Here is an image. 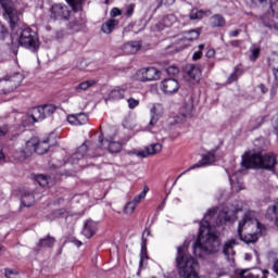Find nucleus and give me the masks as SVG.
I'll list each match as a JSON object with an SVG mask.
<instances>
[{"instance_id":"45","label":"nucleus","mask_w":278,"mask_h":278,"mask_svg":"<svg viewBox=\"0 0 278 278\" xmlns=\"http://www.w3.org/2000/svg\"><path fill=\"white\" fill-rule=\"evenodd\" d=\"M110 14L112 18H116V16H121L123 14V11L118 8H113Z\"/></svg>"},{"instance_id":"12","label":"nucleus","mask_w":278,"mask_h":278,"mask_svg":"<svg viewBox=\"0 0 278 278\" xmlns=\"http://www.w3.org/2000/svg\"><path fill=\"white\" fill-rule=\"evenodd\" d=\"M66 121L70 125H74L75 127H79L81 125H87L89 117L86 113H76L70 114L66 116Z\"/></svg>"},{"instance_id":"11","label":"nucleus","mask_w":278,"mask_h":278,"mask_svg":"<svg viewBox=\"0 0 278 278\" xmlns=\"http://www.w3.org/2000/svg\"><path fill=\"white\" fill-rule=\"evenodd\" d=\"M160 88L164 94H175L176 92H179V81L175 78H165L161 85Z\"/></svg>"},{"instance_id":"63","label":"nucleus","mask_w":278,"mask_h":278,"mask_svg":"<svg viewBox=\"0 0 278 278\" xmlns=\"http://www.w3.org/2000/svg\"><path fill=\"white\" fill-rule=\"evenodd\" d=\"M245 260H251V256H249V254H245Z\"/></svg>"},{"instance_id":"55","label":"nucleus","mask_w":278,"mask_h":278,"mask_svg":"<svg viewBox=\"0 0 278 278\" xmlns=\"http://www.w3.org/2000/svg\"><path fill=\"white\" fill-rule=\"evenodd\" d=\"M166 205V200H164L160 205L159 210H164V206Z\"/></svg>"},{"instance_id":"48","label":"nucleus","mask_w":278,"mask_h":278,"mask_svg":"<svg viewBox=\"0 0 278 278\" xmlns=\"http://www.w3.org/2000/svg\"><path fill=\"white\" fill-rule=\"evenodd\" d=\"M274 129L278 132V114L273 117Z\"/></svg>"},{"instance_id":"58","label":"nucleus","mask_w":278,"mask_h":278,"mask_svg":"<svg viewBox=\"0 0 278 278\" xmlns=\"http://www.w3.org/2000/svg\"><path fill=\"white\" fill-rule=\"evenodd\" d=\"M261 88H262V92H264V93L268 92V89H266V88L264 87V85H261Z\"/></svg>"},{"instance_id":"10","label":"nucleus","mask_w":278,"mask_h":278,"mask_svg":"<svg viewBox=\"0 0 278 278\" xmlns=\"http://www.w3.org/2000/svg\"><path fill=\"white\" fill-rule=\"evenodd\" d=\"M214 162H216V154L214 152H207L202 156L201 161L180 172V175H186L187 173H190V170H194L197 168H204V166H212Z\"/></svg>"},{"instance_id":"34","label":"nucleus","mask_w":278,"mask_h":278,"mask_svg":"<svg viewBox=\"0 0 278 278\" xmlns=\"http://www.w3.org/2000/svg\"><path fill=\"white\" fill-rule=\"evenodd\" d=\"M240 73V75H242V70H240V67H235L233 73H231L228 77V79L226 80V84H233V81H238V74Z\"/></svg>"},{"instance_id":"62","label":"nucleus","mask_w":278,"mask_h":278,"mask_svg":"<svg viewBox=\"0 0 278 278\" xmlns=\"http://www.w3.org/2000/svg\"><path fill=\"white\" fill-rule=\"evenodd\" d=\"M266 27H276L274 24H265Z\"/></svg>"},{"instance_id":"42","label":"nucleus","mask_w":278,"mask_h":278,"mask_svg":"<svg viewBox=\"0 0 278 278\" xmlns=\"http://www.w3.org/2000/svg\"><path fill=\"white\" fill-rule=\"evenodd\" d=\"M216 56V50L212 47H206L205 58L212 60V58Z\"/></svg>"},{"instance_id":"41","label":"nucleus","mask_w":278,"mask_h":278,"mask_svg":"<svg viewBox=\"0 0 278 278\" xmlns=\"http://www.w3.org/2000/svg\"><path fill=\"white\" fill-rule=\"evenodd\" d=\"M203 14H205V12H203V10H200V11H198L195 13H192L190 15V20L191 21H201V18H203Z\"/></svg>"},{"instance_id":"5","label":"nucleus","mask_w":278,"mask_h":278,"mask_svg":"<svg viewBox=\"0 0 278 278\" xmlns=\"http://www.w3.org/2000/svg\"><path fill=\"white\" fill-rule=\"evenodd\" d=\"M241 166L245 169H261V170H270L275 173V166H277V156L275 153H265L255 152L249 153L245 152L242 155Z\"/></svg>"},{"instance_id":"14","label":"nucleus","mask_w":278,"mask_h":278,"mask_svg":"<svg viewBox=\"0 0 278 278\" xmlns=\"http://www.w3.org/2000/svg\"><path fill=\"white\" fill-rule=\"evenodd\" d=\"M33 181H36L41 188H51L55 186V178L49 175H35L31 177Z\"/></svg>"},{"instance_id":"21","label":"nucleus","mask_w":278,"mask_h":278,"mask_svg":"<svg viewBox=\"0 0 278 278\" xmlns=\"http://www.w3.org/2000/svg\"><path fill=\"white\" fill-rule=\"evenodd\" d=\"M187 75L190 79H193V81H199V79H201V75H203V71L201 70V66L190 64Z\"/></svg>"},{"instance_id":"22","label":"nucleus","mask_w":278,"mask_h":278,"mask_svg":"<svg viewBox=\"0 0 278 278\" xmlns=\"http://www.w3.org/2000/svg\"><path fill=\"white\" fill-rule=\"evenodd\" d=\"M200 36H201V28L187 30L185 31L184 41L194 42V40H199Z\"/></svg>"},{"instance_id":"61","label":"nucleus","mask_w":278,"mask_h":278,"mask_svg":"<svg viewBox=\"0 0 278 278\" xmlns=\"http://www.w3.org/2000/svg\"><path fill=\"white\" fill-rule=\"evenodd\" d=\"M144 233H147V236H151V230H144Z\"/></svg>"},{"instance_id":"32","label":"nucleus","mask_w":278,"mask_h":278,"mask_svg":"<svg viewBox=\"0 0 278 278\" xmlns=\"http://www.w3.org/2000/svg\"><path fill=\"white\" fill-rule=\"evenodd\" d=\"M147 194H149V186L144 185L142 192L137 194L132 201L138 205L139 203H142L144 199H147Z\"/></svg>"},{"instance_id":"47","label":"nucleus","mask_w":278,"mask_h":278,"mask_svg":"<svg viewBox=\"0 0 278 278\" xmlns=\"http://www.w3.org/2000/svg\"><path fill=\"white\" fill-rule=\"evenodd\" d=\"M229 45H230V47H235V48H238V47H240V45H242V40H231V41H229Z\"/></svg>"},{"instance_id":"36","label":"nucleus","mask_w":278,"mask_h":278,"mask_svg":"<svg viewBox=\"0 0 278 278\" xmlns=\"http://www.w3.org/2000/svg\"><path fill=\"white\" fill-rule=\"evenodd\" d=\"M199 51H195L192 55L193 62H198V60H201L203 58V50L205 49L204 43H200L198 46Z\"/></svg>"},{"instance_id":"44","label":"nucleus","mask_w":278,"mask_h":278,"mask_svg":"<svg viewBox=\"0 0 278 278\" xmlns=\"http://www.w3.org/2000/svg\"><path fill=\"white\" fill-rule=\"evenodd\" d=\"M166 73L172 75V76L178 75L179 74V68L177 66H169V67L166 68Z\"/></svg>"},{"instance_id":"2","label":"nucleus","mask_w":278,"mask_h":278,"mask_svg":"<svg viewBox=\"0 0 278 278\" xmlns=\"http://www.w3.org/2000/svg\"><path fill=\"white\" fill-rule=\"evenodd\" d=\"M106 144V146H105ZM108 149L109 153H121L123 150V143L118 141H108L103 137V132L92 136L90 140L85 141L80 147L76 149V152L71 155L72 164H77L84 157H99L101 155L99 151Z\"/></svg>"},{"instance_id":"24","label":"nucleus","mask_w":278,"mask_h":278,"mask_svg":"<svg viewBox=\"0 0 278 278\" xmlns=\"http://www.w3.org/2000/svg\"><path fill=\"white\" fill-rule=\"evenodd\" d=\"M211 27H225L227 25V21L220 14H215L210 20Z\"/></svg>"},{"instance_id":"64","label":"nucleus","mask_w":278,"mask_h":278,"mask_svg":"<svg viewBox=\"0 0 278 278\" xmlns=\"http://www.w3.org/2000/svg\"><path fill=\"white\" fill-rule=\"evenodd\" d=\"M3 251V245L0 244V252Z\"/></svg>"},{"instance_id":"28","label":"nucleus","mask_w":278,"mask_h":278,"mask_svg":"<svg viewBox=\"0 0 278 278\" xmlns=\"http://www.w3.org/2000/svg\"><path fill=\"white\" fill-rule=\"evenodd\" d=\"M125 89H113L110 94L109 99H112V101H121V99H125Z\"/></svg>"},{"instance_id":"20","label":"nucleus","mask_w":278,"mask_h":278,"mask_svg":"<svg viewBox=\"0 0 278 278\" xmlns=\"http://www.w3.org/2000/svg\"><path fill=\"white\" fill-rule=\"evenodd\" d=\"M83 233H84L85 238H92V236H94L97 233V223H94L91 219H88L85 223Z\"/></svg>"},{"instance_id":"33","label":"nucleus","mask_w":278,"mask_h":278,"mask_svg":"<svg viewBox=\"0 0 278 278\" xmlns=\"http://www.w3.org/2000/svg\"><path fill=\"white\" fill-rule=\"evenodd\" d=\"M192 112H194V104L191 102L185 104L182 116L185 118H192Z\"/></svg>"},{"instance_id":"37","label":"nucleus","mask_w":278,"mask_h":278,"mask_svg":"<svg viewBox=\"0 0 278 278\" xmlns=\"http://www.w3.org/2000/svg\"><path fill=\"white\" fill-rule=\"evenodd\" d=\"M136 207H138V204L132 200L125 205L124 213L131 214L132 212L136 211Z\"/></svg>"},{"instance_id":"16","label":"nucleus","mask_w":278,"mask_h":278,"mask_svg":"<svg viewBox=\"0 0 278 278\" xmlns=\"http://www.w3.org/2000/svg\"><path fill=\"white\" fill-rule=\"evenodd\" d=\"M21 194V203L23 207H31L34 203H36V198L34 197V192L28 190L20 191Z\"/></svg>"},{"instance_id":"31","label":"nucleus","mask_w":278,"mask_h":278,"mask_svg":"<svg viewBox=\"0 0 278 278\" xmlns=\"http://www.w3.org/2000/svg\"><path fill=\"white\" fill-rule=\"evenodd\" d=\"M92 86H97V80L90 79V80H85L83 83H79L76 87L75 90H83L86 91L88 88H92Z\"/></svg>"},{"instance_id":"13","label":"nucleus","mask_w":278,"mask_h":278,"mask_svg":"<svg viewBox=\"0 0 278 278\" xmlns=\"http://www.w3.org/2000/svg\"><path fill=\"white\" fill-rule=\"evenodd\" d=\"M162 152V143H152L146 147L143 150H139L136 152L138 157H149V155H157V153Z\"/></svg>"},{"instance_id":"18","label":"nucleus","mask_w":278,"mask_h":278,"mask_svg":"<svg viewBox=\"0 0 278 278\" xmlns=\"http://www.w3.org/2000/svg\"><path fill=\"white\" fill-rule=\"evenodd\" d=\"M55 237L47 235L46 237L39 239L37 249H53V247H55Z\"/></svg>"},{"instance_id":"43","label":"nucleus","mask_w":278,"mask_h":278,"mask_svg":"<svg viewBox=\"0 0 278 278\" xmlns=\"http://www.w3.org/2000/svg\"><path fill=\"white\" fill-rule=\"evenodd\" d=\"M262 50H260V48H254L252 50V54L250 55V60L251 62H256V60L260 58V53Z\"/></svg>"},{"instance_id":"46","label":"nucleus","mask_w":278,"mask_h":278,"mask_svg":"<svg viewBox=\"0 0 278 278\" xmlns=\"http://www.w3.org/2000/svg\"><path fill=\"white\" fill-rule=\"evenodd\" d=\"M12 275H16V271H14L13 269H10V268L4 269V276L7 278H12Z\"/></svg>"},{"instance_id":"25","label":"nucleus","mask_w":278,"mask_h":278,"mask_svg":"<svg viewBox=\"0 0 278 278\" xmlns=\"http://www.w3.org/2000/svg\"><path fill=\"white\" fill-rule=\"evenodd\" d=\"M30 118L34 121V123H39V121H45V114L42 113L41 106H35L31 110Z\"/></svg>"},{"instance_id":"23","label":"nucleus","mask_w":278,"mask_h":278,"mask_svg":"<svg viewBox=\"0 0 278 278\" xmlns=\"http://www.w3.org/2000/svg\"><path fill=\"white\" fill-rule=\"evenodd\" d=\"M238 244V241L236 239H230L224 244L223 253L226 255V257H229V255H236V251L233 250V247Z\"/></svg>"},{"instance_id":"1","label":"nucleus","mask_w":278,"mask_h":278,"mask_svg":"<svg viewBox=\"0 0 278 278\" xmlns=\"http://www.w3.org/2000/svg\"><path fill=\"white\" fill-rule=\"evenodd\" d=\"M0 5L3 10L2 16L8 21L12 34L8 31V27L0 23V40L11 47H23L28 49L33 53H38L40 49V39L38 34L34 31L29 26H18L21 21V12L16 9L14 1L12 0H0Z\"/></svg>"},{"instance_id":"26","label":"nucleus","mask_w":278,"mask_h":278,"mask_svg":"<svg viewBox=\"0 0 278 278\" xmlns=\"http://www.w3.org/2000/svg\"><path fill=\"white\" fill-rule=\"evenodd\" d=\"M40 108L43 114V118H49V116H53V114H55V110H58V106H55L54 104H43Z\"/></svg>"},{"instance_id":"54","label":"nucleus","mask_w":278,"mask_h":278,"mask_svg":"<svg viewBox=\"0 0 278 278\" xmlns=\"http://www.w3.org/2000/svg\"><path fill=\"white\" fill-rule=\"evenodd\" d=\"M229 181H230L232 188H236V182H233V176H229Z\"/></svg>"},{"instance_id":"8","label":"nucleus","mask_w":278,"mask_h":278,"mask_svg":"<svg viewBox=\"0 0 278 278\" xmlns=\"http://www.w3.org/2000/svg\"><path fill=\"white\" fill-rule=\"evenodd\" d=\"M23 79L25 77L21 73H15L8 78L0 79V94H11V92H14L23 84Z\"/></svg>"},{"instance_id":"40","label":"nucleus","mask_w":278,"mask_h":278,"mask_svg":"<svg viewBox=\"0 0 278 278\" xmlns=\"http://www.w3.org/2000/svg\"><path fill=\"white\" fill-rule=\"evenodd\" d=\"M127 103H128L129 110H136V108H138V105H140V100H136L134 98H129L127 100Z\"/></svg>"},{"instance_id":"53","label":"nucleus","mask_w":278,"mask_h":278,"mask_svg":"<svg viewBox=\"0 0 278 278\" xmlns=\"http://www.w3.org/2000/svg\"><path fill=\"white\" fill-rule=\"evenodd\" d=\"M157 123V118H155V115L151 117L150 125H155Z\"/></svg>"},{"instance_id":"50","label":"nucleus","mask_w":278,"mask_h":278,"mask_svg":"<svg viewBox=\"0 0 278 278\" xmlns=\"http://www.w3.org/2000/svg\"><path fill=\"white\" fill-rule=\"evenodd\" d=\"M266 1H268V0H251V2L254 5H263V3H266Z\"/></svg>"},{"instance_id":"35","label":"nucleus","mask_w":278,"mask_h":278,"mask_svg":"<svg viewBox=\"0 0 278 278\" xmlns=\"http://www.w3.org/2000/svg\"><path fill=\"white\" fill-rule=\"evenodd\" d=\"M177 21V17L175 14H168L163 18V25L164 27H173V23Z\"/></svg>"},{"instance_id":"9","label":"nucleus","mask_w":278,"mask_h":278,"mask_svg":"<svg viewBox=\"0 0 278 278\" xmlns=\"http://www.w3.org/2000/svg\"><path fill=\"white\" fill-rule=\"evenodd\" d=\"M51 21H68L71 18V10L63 3H53L49 9Z\"/></svg>"},{"instance_id":"57","label":"nucleus","mask_w":278,"mask_h":278,"mask_svg":"<svg viewBox=\"0 0 278 278\" xmlns=\"http://www.w3.org/2000/svg\"><path fill=\"white\" fill-rule=\"evenodd\" d=\"M74 244H76V247H81V241H79V240H76V241H74Z\"/></svg>"},{"instance_id":"60","label":"nucleus","mask_w":278,"mask_h":278,"mask_svg":"<svg viewBox=\"0 0 278 278\" xmlns=\"http://www.w3.org/2000/svg\"><path fill=\"white\" fill-rule=\"evenodd\" d=\"M3 157H5V155L3 154V151L0 150V160H3Z\"/></svg>"},{"instance_id":"19","label":"nucleus","mask_w":278,"mask_h":278,"mask_svg":"<svg viewBox=\"0 0 278 278\" xmlns=\"http://www.w3.org/2000/svg\"><path fill=\"white\" fill-rule=\"evenodd\" d=\"M119 22L118 20L110 18L101 25V33L102 34H112L118 27Z\"/></svg>"},{"instance_id":"3","label":"nucleus","mask_w":278,"mask_h":278,"mask_svg":"<svg viewBox=\"0 0 278 278\" xmlns=\"http://www.w3.org/2000/svg\"><path fill=\"white\" fill-rule=\"evenodd\" d=\"M214 216H216V208L208 210L204 215V219L200 224L199 236L193 245V253L198 257H203V254L214 255V253H218V251H220V238L212 232L207 233L205 242H201V240H203L205 229L210 231V218H214Z\"/></svg>"},{"instance_id":"52","label":"nucleus","mask_w":278,"mask_h":278,"mask_svg":"<svg viewBox=\"0 0 278 278\" xmlns=\"http://www.w3.org/2000/svg\"><path fill=\"white\" fill-rule=\"evenodd\" d=\"M207 66H208V71H212V68H214L215 66V63L212 61H208Z\"/></svg>"},{"instance_id":"15","label":"nucleus","mask_w":278,"mask_h":278,"mask_svg":"<svg viewBox=\"0 0 278 278\" xmlns=\"http://www.w3.org/2000/svg\"><path fill=\"white\" fill-rule=\"evenodd\" d=\"M140 49H142V41H129L122 47V51L125 55H136Z\"/></svg>"},{"instance_id":"27","label":"nucleus","mask_w":278,"mask_h":278,"mask_svg":"<svg viewBox=\"0 0 278 278\" xmlns=\"http://www.w3.org/2000/svg\"><path fill=\"white\" fill-rule=\"evenodd\" d=\"M266 123V116H258L254 119L250 121V130L255 131V129H260L262 125Z\"/></svg>"},{"instance_id":"4","label":"nucleus","mask_w":278,"mask_h":278,"mask_svg":"<svg viewBox=\"0 0 278 278\" xmlns=\"http://www.w3.org/2000/svg\"><path fill=\"white\" fill-rule=\"evenodd\" d=\"M266 231V227L255 219V211H248L242 220L239 222L238 237L245 244H254L261 236Z\"/></svg>"},{"instance_id":"39","label":"nucleus","mask_w":278,"mask_h":278,"mask_svg":"<svg viewBox=\"0 0 278 278\" xmlns=\"http://www.w3.org/2000/svg\"><path fill=\"white\" fill-rule=\"evenodd\" d=\"M135 11H136V4L130 3V4L126 5V11H125L124 15L127 18H131V16H134Z\"/></svg>"},{"instance_id":"29","label":"nucleus","mask_w":278,"mask_h":278,"mask_svg":"<svg viewBox=\"0 0 278 278\" xmlns=\"http://www.w3.org/2000/svg\"><path fill=\"white\" fill-rule=\"evenodd\" d=\"M146 260H149V254H147V238L142 237L139 266H142Z\"/></svg>"},{"instance_id":"6","label":"nucleus","mask_w":278,"mask_h":278,"mask_svg":"<svg viewBox=\"0 0 278 278\" xmlns=\"http://www.w3.org/2000/svg\"><path fill=\"white\" fill-rule=\"evenodd\" d=\"M51 138H53V134H50L49 137L43 140H40L38 137L30 138L28 141H26L24 148L15 152L16 160L20 162H25V160L31 157L34 153L37 155H45V153H48L49 149L53 147Z\"/></svg>"},{"instance_id":"59","label":"nucleus","mask_w":278,"mask_h":278,"mask_svg":"<svg viewBox=\"0 0 278 278\" xmlns=\"http://www.w3.org/2000/svg\"><path fill=\"white\" fill-rule=\"evenodd\" d=\"M223 217H224V220L227 223V220H229V218L227 217V213H223Z\"/></svg>"},{"instance_id":"56","label":"nucleus","mask_w":278,"mask_h":278,"mask_svg":"<svg viewBox=\"0 0 278 278\" xmlns=\"http://www.w3.org/2000/svg\"><path fill=\"white\" fill-rule=\"evenodd\" d=\"M5 134H8V131L0 127V136H5Z\"/></svg>"},{"instance_id":"7","label":"nucleus","mask_w":278,"mask_h":278,"mask_svg":"<svg viewBox=\"0 0 278 278\" xmlns=\"http://www.w3.org/2000/svg\"><path fill=\"white\" fill-rule=\"evenodd\" d=\"M162 77V72L153 66L137 70L131 76L132 81L147 84L149 81H157Z\"/></svg>"},{"instance_id":"30","label":"nucleus","mask_w":278,"mask_h":278,"mask_svg":"<svg viewBox=\"0 0 278 278\" xmlns=\"http://www.w3.org/2000/svg\"><path fill=\"white\" fill-rule=\"evenodd\" d=\"M71 5L73 12L84 11V0H65Z\"/></svg>"},{"instance_id":"51","label":"nucleus","mask_w":278,"mask_h":278,"mask_svg":"<svg viewBox=\"0 0 278 278\" xmlns=\"http://www.w3.org/2000/svg\"><path fill=\"white\" fill-rule=\"evenodd\" d=\"M273 75H274L276 81H278V67H273Z\"/></svg>"},{"instance_id":"38","label":"nucleus","mask_w":278,"mask_h":278,"mask_svg":"<svg viewBox=\"0 0 278 278\" xmlns=\"http://www.w3.org/2000/svg\"><path fill=\"white\" fill-rule=\"evenodd\" d=\"M156 8L154 9V12H157L162 5L170 7L173 3H175V0H156Z\"/></svg>"},{"instance_id":"49","label":"nucleus","mask_w":278,"mask_h":278,"mask_svg":"<svg viewBox=\"0 0 278 278\" xmlns=\"http://www.w3.org/2000/svg\"><path fill=\"white\" fill-rule=\"evenodd\" d=\"M240 29H238V30H231L230 33H229V36H230V38H237V36H240Z\"/></svg>"},{"instance_id":"17","label":"nucleus","mask_w":278,"mask_h":278,"mask_svg":"<svg viewBox=\"0 0 278 278\" xmlns=\"http://www.w3.org/2000/svg\"><path fill=\"white\" fill-rule=\"evenodd\" d=\"M267 269H256L253 273H249V269H243L240 271V278H268Z\"/></svg>"}]
</instances>
